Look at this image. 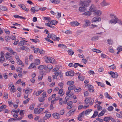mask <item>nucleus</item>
Wrapping results in <instances>:
<instances>
[{
	"label": "nucleus",
	"mask_w": 122,
	"mask_h": 122,
	"mask_svg": "<svg viewBox=\"0 0 122 122\" xmlns=\"http://www.w3.org/2000/svg\"><path fill=\"white\" fill-rule=\"evenodd\" d=\"M24 41L27 42V41H25L24 40H22V41H21L18 43V45L20 46H23L24 45Z\"/></svg>",
	"instance_id": "34"
},
{
	"label": "nucleus",
	"mask_w": 122,
	"mask_h": 122,
	"mask_svg": "<svg viewBox=\"0 0 122 122\" xmlns=\"http://www.w3.org/2000/svg\"><path fill=\"white\" fill-rule=\"evenodd\" d=\"M107 42L108 44L110 45H112L113 43V41L111 39H109L107 40Z\"/></svg>",
	"instance_id": "36"
},
{
	"label": "nucleus",
	"mask_w": 122,
	"mask_h": 122,
	"mask_svg": "<svg viewBox=\"0 0 122 122\" xmlns=\"http://www.w3.org/2000/svg\"><path fill=\"white\" fill-rule=\"evenodd\" d=\"M96 6L93 4H92L90 7L89 10L90 11L95 12L96 10Z\"/></svg>",
	"instance_id": "7"
},
{
	"label": "nucleus",
	"mask_w": 122,
	"mask_h": 122,
	"mask_svg": "<svg viewBox=\"0 0 122 122\" xmlns=\"http://www.w3.org/2000/svg\"><path fill=\"white\" fill-rule=\"evenodd\" d=\"M101 20V18L99 17H94L92 18V22L93 23L96 22H99Z\"/></svg>",
	"instance_id": "5"
},
{
	"label": "nucleus",
	"mask_w": 122,
	"mask_h": 122,
	"mask_svg": "<svg viewBox=\"0 0 122 122\" xmlns=\"http://www.w3.org/2000/svg\"><path fill=\"white\" fill-rule=\"evenodd\" d=\"M54 117L55 119L59 118L60 117V116L59 114L57 113H54L53 114Z\"/></svg>",
	"instance_id": "13"
},
{
	"label": "nucleus",
	"mask_w": 122,
	"mask_h": 122,
	"mask_svg": "<svg viewBox=\"0 0 122 122\" xmlns=\"http://www.w3.org/2000/svg\"><path fill=\"white\" fill-rule=\"evenodd\" d=\"M91 2V0H86L85 1L82 2L81 3V5L82 6L86 8L89 5V3H90Z\"/></svg>",
	"instance_id": "2"
},
{
	"label": "nucleus",
	"mask_w": 122,
	"mask_h": 122,
	"mask_svg": "<svg viewBox=\"0 0 122 122\" xmlns=\"http://www.w3.org/2000/svg\"><path fill=\"white\" fill-rule=\"evenodd\" d=\"M95 11V15L98 16H100L102 13V12L99 10H96Z\"/></svg>",
	"instance_id": "14"
},
{
	"label": "nucleus",
	"mask_w": 122,
	"mask_h": 122,
	"mask_svg": "<svg viewBox=\"0 0 122 122\" xmlns=\"http://www.w3.org/2000/svg\"><path fill=\"white\" fill-rule=\"evenodd\" d=\"M96 82L97 83L98 86H101L102 87H105V85L103 83L97 81H96Z\"/></svg>",
	"instance_id": "26"
},
{
	"label": "nucleus",
	"mask_w": 122,
	"mask_h": 122,
	"mask_svg": "<svg viewBox=\"0 0 122 122\" xmlns=\"http://www.w3.org/2000/svg\"><path fill=\"white\" fill-rule=\"evenodd\" d=\"M110 4V2H107L106 1V0H103L101 2V5L103 7L105 6L109 5Z\"/></svg>",
	"instance_id": "8"
},
{
	"label": "nucleus",
	"mask_w": 122,
	"mask_h": 122,
	"mask_svg": "<svg viewBox=\"0 0 122 122\" xmlns=\"http://www.w3.org/2000/svg\"><path fill=\"white\" fill-rule=\"evenodd\" d=\"M79 10L80 12H85L86 11V8L83 6L80 7L79 8Z\"/></svg>",
	"instance_id": "15"
},
{
	"label": "nucleus",
	"mask_w": 122,
	"mask_h": 122,
	"mask_svg": "<svg viewBox=\"0 0 122 122\" xmlns=\"http://www.w3.org/2000/svg\"><path fill=\"white\" fill-rule=\"evenodd\" d=\"M51 116V114L50 112H49L46 114L45 116L43 117L44 120H46L49 118Z\"/></svg>",
	"instance_id": "12"
},
{
	"label": "nucleus",
	"mask_w": 122,
	"mask_h": 122,
	"mask_svg": "<svg viewBox=\"0 0 122 122\" xmlns=\"http://www.w3.org/2000/svg\"><path fill=\"white\" fill-rule=\"evenodd\" d=\"M81 90V88L79 87H77L75 89L74 91L76 92H80Z\"/></svg>",
	"instance_id": "42"
},
{
	"label": "nucleus",
	"mask_w": 122,
	"mask_h": 122,
	"mask_svg": "<svg viewBox=\"0 0 122 122\" xmlns=\"http://www.w3.org/2000/svg\"><path fill=\"white\" fill-rule=\"evenodd\" d=\"M79 75H78V77L79 79L81 81H83L84 79V76H81L78 74Z\"/></svg>",
	"instance_id": "27"
},
{
	"label": "nucleus",
	"mask_w": 122,
	"mask_h": 122,
	"mask_svg": "<svg viewBox=\"0 0 122 122\" xmlns=\"http://www.w3.org/2000/svg\"><path fill=\"white\" fill-rule=\"evenodd\" d=\"M50 1L52 3L56 4H58L60 2L59 0H50Z\"/></svg>",
	"instance_id": "23"
},
{
	"label": "nucleus",
	"mask_w": 122,
	"mask_h": 122,
	"mask_svg": "<svg viewBox=\"0 0 122 122\" xmlns=\"http://www.w3.org/2000/svg\"><path fill=\"white\" fill-rule=\"evenodd\" d=\"M109 67L110 68H111L114 70L116 66L114 64H113L111 66H109Z\"/></svg>",
	"instance_id": "52"
},
{
	"label": "nucleus",
	"mask_w": 122,
	"mask_h": 122,
	"mask_svg": "<svg viewBox=\"0 0 122 122\" xmlns=\"http://www.w3.org/2000/svg\"><path fill=\"white\" fill-rule=\"evenodd\" d=\"M35 105V104H32L29 107V109L31 110H33L34 108V107Z\"/></svg>",
	"instance_id": "48"
},
{
	"label": "nucleus",
	"mask_w": 122,
	"mask_h": 122,
	"mask_svg": "<svg viewBox=\"0 0 122 122\" xmlns=\"http://www.w3.org/2000/svg\"><path fill=\"white\" fill-rule=\"evenodd\" d=\"M74 82L73 81H70L67 82V84L68 85L71 86L74 84Z\"/></svg>",
	"instance_id": "25"
},
{
	"label": "nucleus",
	"mask_w": 122,
	"mask_h": 122,
	"mask_svg": "<svg viewBox=\"0 0 122 122\" xmlns=\"http://www.w3.org/2000/svg\"><path fill=\"white\" fill-rule=\"evenodd\" d=\"M16 91V89L15 88L14 86L12 85L10 89V91L12 92L13 93H14Z\"/></svg>",
	"instance_id": "29"
},
{
	"label": "nucleus",
	"mask_w": 122,
	"mask_h": 122,
	"mask_svg": "<svg viewBox=\"0 0 122 122\" xmlns=\"http://www.w3.org/2000/svg\"><path fill=\"white\" fill-rule=\"evenodd\" d=\"M85 114V111H84L79 115H81V116L82 117H83Z\"/></svg>",
	"instance_id": "61"
},
{
	"label": "nucleus",
	"mask_w": 122,
	"mask_h": 122,
	"mask_svg": "<svg viewBox=\"0 0 122 122\" xmlns=\"http://www.w3.org/2000/svg\"><path fill=\"white\" fill-rule=\"evenodd\" d=\"M76 87L75 85H73L71 86H69L68 88V90H71L74 89Z\"/></svg>",
	"instance_id": "35"
},
{
	"label": "nucleus",
	"mask_w": 122,
	"mask_h": 122,
	"mask_svg": "<svg viewBox=\"0 0 122 122\" xmlns=\"http://www.w3.org/2000/svg\"><path fill=\"white\" fill-rule=\"evenodd\" d=\"M53 67L52 65L51 64H49L46 66V70H47V69H51Z\"/></svg>",
	"instance_id": "37"
},
{
	"label": "nucleus",
	"mask_w": 122,
	"mask_h": 122,
	"mask_svg": "<svg viewBox=\"0 0 122 122\" xmlns=\"http://www.w3.org/2000/svg\"><path fill=\"white\" fill-rule=\"evenodd\" d=\"M22 69L20 67H19L16 70V71L17 72H22Z\"/></svg>",
	"instance_id": "59"
},
{
	"label": "nucleus",
	"mask_w": 122,
	"mask_h": 122,
	"mask_svg": "<svg viewBox=\"0 0 122 122\" xmlns=\"http://www.w3.org/2000/svg\"><path fill=\"white\" fill-rule=\"evenodd\" d=\"M97 26L95 25H93V24H91L90 25V28L92 29L94 28L95 27H97Z\"/></svg>",
	"instance_id": "57"
},
{
	"label": "nucleus",
	"mask_w": 122,
	"mask_h": 122,
	"mask_svg": "<svg viewBox=\"0 0 122 122\" xmlns=\"http://www.w3.org/2000/svg\"><path fill=\"white\" fill-rule=\"evenodd\" d=\"M105 113V112L103 110V109L102 110V111L98 115V117H100L101 116H102Z\"/></svg>",
	"instance_id": "46"
},
{
	"label": "nucleus",
	"mask_w": 122,
	"mask_h": 122,
	"mask_svg": "<svg viewBox=\"0 0 122 122\" xmlns=\"http://www.w3.org/2000/svg\"><path fill=\"white\" fill-rule=\"evenodd\" d=\"M84 21L86 23V25H85L86 26H87L88 25H90V21L87 20H84Z\"/></svg>",
	"instance_id": "44"
},
{
	"label": "nucleus",
	"mask_w": 122,
	"mask_h": 122,
	"mask_svg": "<svg viewBox=\"0 0 122 122\" xmlns=\"http://www.w3.org/2000/svg\"><path fill=\"white\" fill-rule=\"evenodd\" d=\"M0 9L2 10L6 11L7 10V8L5 6L0 5Z\"/></svg>",
	"instance_id": "21"
},
{
	"label": "nucleus",
	"mask_w": 122,
	"mask_h": 122,
	"mask_svg": "<svg viewBox=\"0 0 122 122\" xmlns=\"http://www.w3.org/2000/svg\"><path fill=\"white\" fill-rule=\"evenodd\" d=\"M45 39L47 41L49 42H50L52 43H53V41H52L50 40L49 39L47 38H45Z\"/></svg>",
	"instance_id": "63"
},
{
	"label": "nucleus",
	"mask_w": 122,
	"mask_h": 122,
	"mask_svg": "<svg viewBox=\"0 0 122 122\" xmlns=\"http://www.w3.org/2000/svg\"><path fill=\"white\" fill-rule=\"evenodd\" d=\"M34 112L36 114H39L40 112H39V110L37 108H36L34 109Z\"/></svg>",
	"instance_id": "45"
},
{
	"label": "nucleus",
	"mask_w": 122,
	"mask_h": 122,
	"mask_svg": "<svg viewBox=\"0 0 122 122\" xmlns=\"http://www.w3.org/2000/svg\"><path fill=\"white\" fill-rule=\"evenodd\" d=\"M46 66L45 65H40L38 67V69L40 70H42L43 69L46 70Z\"/></svg>",
	"instance_id": "18"
},
{
	"label": "nucleus",
	"mask_w": 122,
	"mask_h": 122,
	"mask_svg": "<svg viewBox=\"0 0 122 122\" xmlns=\"http://www.w3.org/2000/svg\"><path fill=\"white\" fill-rule=\"evenodd\" d=\"M89 98L90 99L88 98H86L85 100V102L86 104H88L91 101L90 100L91 99V97H90Z\"/></svg>",
	"instance_id": "40"
},
{
	"label": "nucleus",
	"mask_w": 122,
	"mask_h": 122,
	"mask_svg": "<svg viewBox=\"0 0 122 122\" xmlns=\"http://www.w3.org/2000/svg\"><path fill=\"white\" fill-rule=\"evenodd\" d=\"M7 49L8 51L11 53H12V52H13V50L10 48H8Z\"/></svg>",
	"instance_id": "64"
},
{
	"label": "nucleus",
	"mask_w": 122,
	"mask_h": 122,
	"mask_svg": "<svg viewBox=\"0 0 122 122\" xmlns=\"http://www.w3.org/2000/svg\"><path fill=\"white\" fill-rule=\"evenodd\" d=\"M113 107L112 106H110L108 107L107 109L108 111H111L113 110Z\"/></svg>",
	"instance_id": "49"
},
{
	"label": "nucleus",
	"mask_w": 122,
	"mask_h": 122,
	"mask_svg": "<svg viewBox=\"0 0 122 122\" xmlns=\"http://www.w3.org/2000/svg\"><path fill=\"white\" fill-rule=\"evenodd\" d=\"M50 24H51L53 25H56L57 23V21L55 20H53L51 21H50L49 22Z\"/></svg>",
	"instance_id": "22"
},
{
	"label": "nucleus",
	"mask_w": 122,
	"mask_h": 122,
	"mask_svg": "<svg viewBox=\"0 0 122 122\" xmlns=\"http://www.w3.org/2000/svg\"><path fill=\"white\" fill-rule=\"evenodd\" d=\"M82 117L81 116V115H79L78 117V119L80 121H81L82 120V119L81 118Z\"/></svg>",
	"instance_id": "60"
},
{
	"label": "nucleus",
	"mask_w": 122,
	"mask_h": 122,
	"mask_svg": "<svg viewBox=\"0 0 122 122\" xmlns=\"http://www.w3.org/2000/svg\"><path fill=\"white\" fill-rule=\"evenodd\" d=\"M25 64L27 65L28 64V59L27 57H25Z\"/></svg>",
	"instance_id": "53"
},
{
	"label": "nucleus",
	"mask_w": 122,
	"mask_h": 122,
	"mask_svg": "<svg viewBox=\"0 0 122 122\" xmlns=\"http://www.w3.org/2000/svg\"><path fill=\"white\" fill-rule=\"evenodd\" d=\"M78 65H79V63H70L69 64L68 66L70 67H73L74 68H76Z\"/></svg>",
	"instance_id": "11"
},
{
	"label": "nucleus",
	"mask_w": 122,
	"mask_h": 122,
	"mask_svg": "<svg viewBox=\"0 0 122 122\" xmlns=\"http://www.w3.org/2000/svg\"><path fill=\"white\" fill-rule=\"evenodd\" d=\"M30 100V98H28L26 99V100H24L23 102V104H25L29 102Z\"/></svg>",
	"instance_id": "51"
},
{
	"label": "nucleus",
	"mask_w": 122,
	"mask_h": 122,
	"mask_svg": "<svg viewBox=\"0 0 122 122\" xmlns=\"http://www.w3.org/2000/svg\"><path fill=\"white\" fill-rule=\"evenodd\" d=\"M38 99L39 101L41 102H44L45 100L44 98L42 97H39Z\"/></svg>",
	"instance_id": "50"
},
{
	"label": "nucleus",
	"mask_w": 122,
	"mask_h": 122,
	"mask_svg": "<svg viewBox=\"0 0 122 122\" xmlns=\"http://www.w3.org/2000/svg\"><path fill=\"white\" fill-rule=\"evenodd\" d=\"M35 64L38 65L40 64V60L38 59H35Z\"/></svg>",
	"instance_id": "39"
},
{
	"label": "nucleus",
	"mask_w": 122,
	"mask_h": 122,
	"mask_svg": "<svg viewBox=\"0 0 122 122\" xmlns=\"http://www.w3.org/2000/svg\"><path fill=\"white\" fill-rule=\"evenodd\" d=\"M114 24H115L117 23H119V24L122 25V21L121 20H120L118 19L117 18L116 21L114 22Z\"/></svg>",
	"instance_id": "24"
},
{
	"label": "nucleus",
	"mask_w": 122,
	"mask_h": 122,
	"mask_svg": "<svg viewBox=\"0 0 122 122\" xmlns=\"http://www.w3.org/2000/svg\"><path fill=\"white\" fill-rule=\"evenodd\" d=\"M44 19L45 20L49 21L51 20V18L50 17H44Z\"/></svg>",
	"instance_id": "62"
},
{
	"label": "nucleus",
	"mask_w": 122,
	"mask_h": 122,
	"mask_svg": "<svg viewBox=\"0 0 122 122\" xmlns=\"http://www.w3.org/2000/svg\"><path fill=\"white\" fill-rule=\"evenodd\" d=\"M92 111V109H89L86 110V111H84L85 112L86 115H87L89 114L90 112H91Z\"/></svg>",
	"instance_id": "30"
},
{
	"label": "nucleus",
	"mask_w": 122,
	"mask_h": 122,
	"mask_svg": "<svg viewBox=\"0 0 122 122\" xmlns=\"http://www.w3.org/2000/svg\"><path fill=\"white\" fill-rule=\"evenodd\" d=\"M44 91L43 90H41L37 92L36 93V96H39Z\"/></svg>",
	"instance_id": "32"
},
{
	"label": "nucleus",
	"mask_w": 122,
	"mask_h": 122,
	"mask_svg": "<svg viewBox=\"0 0 122 122\" xmlns=\"http://www.w3.org/2000/svg\"><path fill=\"white\" fill-rule=\"evenodd\" d=\"M21 8L24 10H25L26 11H28L29 10L28 8H26L25 6L23 4H22L21 5Z\"/></svg>",
	"instance_id": "20"
},
{
	"label": "nucleus",
	"mask_w": 122,
	"mask_h": 122,
	"mask_svg": "<svg viewBox=\"0 0 122 122\" xmlns=\"http://www.w3.org/2000/svg\"><path fill=\"white\" fill-rule=\"evenodd\" d=\"M36 68V66H35V64L34 63H32L28 67L29 69H31V68Z\"/></svg>",
	"instance_id": "19"
},
{
	"label": "nucleus",
	"mask_w": 122,
	"mask_h": 122,
	"mask_svg": "<svg viewBox=\"0 0 122 122\" xmlns=\"http://www.w3.org/2000/svg\"><path fill=\"white\" fill-rule=\"evenodd\" d=\"M25 110H20V115L21 116H23V115L24 114V113L23 112Z\"/></svg>",
	"instance_id": "56"
},
{
	"label": "nucleus",
	"mask_w": 122,
	"mask_h": 122,
	"mask_svg": "<svg viewBox=\"0 0 122 122\" xmlns=\"http://www.w3.org/2000/svg\"><path fill=\"white\" fill-rule=\"evenodd\" d=\"M66 76H74V72L72 71H68L66 72Z\"/></svg>",
	"instance_id": "10"
},
{
	"label": "nucleus",
	"mask_w": 122,
	"mask_h": 122,
	"mask_svg": "<svg viewBox=\"0 0 122 122\" xmlns=\"http://www.w3.org/2000/svg\"><path fill=\"white\" fill-rule=\"evenodd\" d=\"M108 73L111 75L112 77L115 78H117L118 75V73L117 72H114L112 71L109 72Z\"/></svg>",
	"instance_id": "3"
},
{
	"label": "nucleus",
	"mask_w": 122,
	"mask_h": 122,
	"mask_svg": "<svg viewBox=\"0 0 122 122\" xmlns=\"http://www.w3.org/2000/svg\"><path fill=\"white\" fill-rule=\"evenodd\" d=\"M68 54L71 55H72L74 53L73 51L71 50H69L68 51Z\"/></svg>",
	"instance_id": "47"
},
{
	"label": "nucleus",
	"mask_w": 122,
	"mask_h": 122,
	"mask_svg": "<svg viewBox=\"0 0 122 122\" xmlns=\"http://www.w3.org/2000/svg\"><path fill=\"white\" fill-rule=\"evenodd\" d=\"M51 38H52L53 40L55 41H59L60 39L59 37H56V35H54L53 34H52V37Z\"/></svg>",
	"instance_id": "9"
},
{
	"label": "nucleus",
	"mask_w": 122,
	"mask_h": 122,
	"mask_svg": "<svg viewBox=\"0 0 122 122\" xmlns=\"http://www.w3.org/2000/svg\"><path fill=\"white\" fill-rule=\"evenodd\" d=\"M91 14V13L90 11L85 12L83 14V15H86L87 16L90 15Z\"/></svg>",
	"instance_id": "33"
},
{
	"label": "nucleus",
	"mask_w": 122,
	"mask_h": 122,
	"mask_svg": "<svg viewBox=\"0 0 122 122\" xmlns=\"http://www.w3.org/2000/svg\"><path fill=\"white\" fill-rule=\"evenodd\" d=\"M3 53L2 52H1V56L0 58V61L2 63H3V61L5 60V58L3 55Z\"/></svg>",
	"instance_id": "17"
},
{
	"label": "nucleus",
	"mask_w": 122,
	"mask_h": 122,
	"mask_svg": "<svg viewBox=\"0 0 122 122\" xmlns=\"http://www.w3.org/2000/svg\"><path fill=\"white\" fill-rule=\"evenodd\" d=\"M109 51L110 52L112 53H113L114 52V51L113 50V49L112 46H110L109 48Z\"/></svg>",
	"instance_id": "58"
},
{
	"label": "nucleus",
	"mask_w": 122,
	"mask_h": 122,
	"mask_svg": "<svg viewBox=\"0 0 122 122\" xmlns=\"http://www.w3.org/2000/svg\"><path fill=\"white\" fill-rule=\"evenodd\" d=\"M98 114V112L97 111H95L94 112V113L93 116L92 117V118H93L95 117Z\"/></svg>",
	"instance_id": "28"
},
{
	"label": "nucleus",
	"mask_w": 122,
	"mask_h": 122,
	"mask_svg": "<svg viewBox=\"0 0 122 122\" xmlns=\"http://www.w3.org/2000/svg\"><path fill=\"white\" fill-rule=\"evenodd\" d=\"M30 40L33 41V42L36 43L37 42L39 41V40L37 39H30Z\"/></svg>",
	"instance_id": "54"
},
{
	"label": "nucleus",
	"mask_w": 122,
	"mask_h": 122,
	"mask_svg": "<svg viewBox=\"0 0 122 122\" xmlns=\"http://www.w3.org/2000/svg\"><path fill=\"white\" fill-rule=\"evenodd\" d=\"M92 51L93 52H96L97 53H101L102 52L101 51L96 49H92Z\"/></svg>",
	"instance_id": "38"
},
{
	"label": "nucleus",
	"mask_w": 122,
	"mask_h": 122,
	"mask_svg": "<svg viewBox=\"0 0 122 122\" xmlns=\"http://www.w3.org/2000/svg\"><path fill=\"white\" fill-rule=\"evenodd\" d=\"M76 110L75 109H72L71 110L69 111L67 113H68L70 114V115H71L72 114H73L74 112Z\"/></svg>",
	"instance_id": "41"
},
{
	"label": "nucleus",
	"mask_w": 122,
	"mask_h": 122,
	"mask_svg": "<svg viewBox=\"0 0 122 122\" xmlns=\"http://www.w3.org/2000/svg\"><path fill=\"white\" fill-rule=\"evenodd\" d=\"M98 39V36H95L92 37L91 39L92 41H95L97 40Z\"/></svg>",
	"instance_id": "43"
},
{
	"label": "nucleus",
	"mask_w": 122,
	"mask_h": 122,
	"mask_svg": "<svg viewBox=\"0 0 122 122\" xmlns=\"http://www.w3.org/2000/svg\"><path fill=\"white\" fill-rule=\"evenodd\" d=\"M110 17L112 19L111 20L109 21V24L114 23V22L116 21L117 18V17L114 14H111L110 15Z\"/></svg>",
	"instance_id": "1"
},
{
	"label": "nucleus",
	"mask_w": 122,
	"mask_h": 122,
	"mask_svg": "<svg viewBox=\"0 0 122 122\" xmlns=\"http://www.w3.org/2000/svg\"><path fill=\"white\" fill-rule=\"evenodd\" d=\"M39 10V8L37 6L32 7L30 9V11L33 14H34V13L37 12Z\"/></svg>",
	"instance_id": "4"
},
{
	"label": "nucleus",
	"mask_w": 122,
	"mask_h": 122,
	"mask_svg": "<svg viewBox=\"0 0 122 122\" xmlns=\"http://www.w3.org/2000/svg\"><path fill=\"white\" fill-rule=\"evenodd\" d=\"M42 97L44 98L46 97H47V95H46V92H44L42 94Z\"/></svg>",
	"instance_id": "55"
},
{
	"label": "nucleus",
	"mask_w": 122,
	"mask_h": 122,
	"mask_svg": "<svg viewBox=\"0 0 122 122\" xmlns=\"http://www.w3.org/2000/svg\"><path fill=\"white\" fill-rule=\"evenodd\" d=\"M54 60V59L53 58L49 57L46 58L45 60V61L46 62L52 63V61H53Z\"/></svg>",
	"instance_id": "6"
},
{
	"label": "nucleus",
	"mask_w": 122,
	"mask_h": 122,
	"mask_svg": "<svg viewBox=\"0 0 122 122\" xmlns=\"http://www.w3.org/2000/svg\"><path fill=\"white\" fill-rule=\"evenodd\" d=\"M71 24L72 26H75L79 25V23L77 21H76L71 22Z\"/></svg>",
	"instance_id": "16"
},
{
	"label": "nucleus",
	"mask_w": 122,
	"mask_h": 122,
	"mask_svg": "<svg viewBox=\"0 0 122 122\" xmlns=\"http://www.w3.org/2000/svg\"><path fill=\"white\" fill-rule=\"evenodd\" d=\"M58 46L62 48H67V47L66 45L63 44H59L58 45Z\"/></svg>",
	"instance_id": "31"
}]
</instances>
